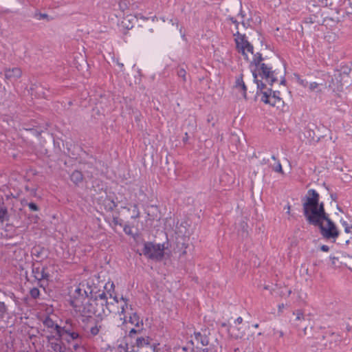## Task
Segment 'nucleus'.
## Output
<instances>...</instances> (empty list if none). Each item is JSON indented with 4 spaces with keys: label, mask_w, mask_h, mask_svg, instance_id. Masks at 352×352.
Returning a JSON list of instances; mask_svg holds the SVG:
<instances>
[{
    "label": "nucleus",
    "mask_w": 352,
    "mask_h": 352,
    "mask_svg": "<svg viewBox=\"0 0 352 352\" xmlns=\"http://www.w3.org/2000/svg\"><path fill=\"white\" fill-rule=\"evenodd\" d=\"M32 274L37 281V285L44 290L48 286L50 280V274L48 272V267L41 265V262L38 264L33 263L32 265Z\"/></svg>",
    "instance_id": "5"
},
{
    "label": "nucleus",
    "mask_w": 352,
    "mask_h": 352,
    "mask_svg": "<svg viewBox=\"0 0 352 352\" xmlns=\"http://www.w3.org/2000/svg\"><path fill=\"white\" fill-rule=\"evenodd\" d=\"M293 314L296 316V321H300L305 319L304 313L301 309H297L293 312Z\"/></svg>",
    "instance_id": "30"
},
{
    "label": "nucleus",
    "mask_w": 352,
    "mask_h": 352,
    "mask_svg": "<svg viewBox=\"0 0 352 352\" xmlns=\"http://www.w3.org/2000/svg\"><path fill=\"white\" fill-rule=\"evenodd\" d=\"M85 289H83V294L85 297H87L89 299L90 296L92 295L91 294L92 285H90L89 282H88V281L85 282Z\"/></svg>",
    "instance_id": "27"
},
{
    "label": "nucleus",
    "mask_w": 352,
    "mask_h": 352,
    "mask_svg": "<svg viewBox=\"0 0 352 352\" xmlns=\"http://www.w3.org/2000/svg\"><path fill=\"white\" fill-rule=\"evenodd\" d=\"M285 209H287V214H290L291 206L289 204L285 207Z\"/></svg>",
    "instance_id": "56"
},
{
    "label": "nucleus",
    "mask_w": 352,
    "mask_h": 352,
    "mask_svg": "<svg viewBox=\"0 0 352 352\" xmlns=\"http://www.w3.org/2000/svg\"><path fill=\"white\" fill-rule=\"evenodd\" d=\"M278 333H279V336H280V337H283V335H284L283 332V331H278Z\"/></svg>",
    "instance_id": "63"
},
{
    "label": "nucleus",
    "mask_w": 352,
    "mask_h": 352,
    "mask_svg": "<svg viewBox=\"0 0 352 352\" xmlns=\"http://www.w3.org/2000/svg\"><path fill=\"white\" fill-rule=\"evenodd\" d=\"M340 223L342 226L344 228V232L346 233L351 232L352 225L348 223L346 221L341 219Z\"/></svg>",
    "instance_id": "34"
},
{
    "label": "nucleus",
    "mask_w": 352,
    "mask_h": 352,
    "mask_svg": "<svg viewBox=\"0 0 352 352\" xmlns=\"http://www.w3.org/2000/svg\"><path fill=\"white\" fill-rule=\"evenodd\" d=\"M45 248L42 247H34L32 250V254L36 258H42L43 252H44Z\"/></svg>",
    "instance_id": "26"
},
{
    "label": "nucleus",
    "mask_w": 352,
    "mask_h": 352,
    "mask_svg": "<svg viewBox=\"0 0 352 352\" xmlns=\"http://www.w3.org/2000/svg\"><path fill=\"white\" fill-rule=\"evenodd\" d=\"M283 308H284V304L282 303V304H280L278 305V310L279 311H281Z\"/></svg>",
    "instance_id": "59"
},
{
    "label": "nucleus",
    "mask_w": 352,
    "mask_h": 352,
    "mask_svg": "<svg viewBox=\"0 0 352 352\" xmlns=\"http://www.w3.org/2000/svg\"><path fill=\"white\" fill-rule=\"evenodd\" d=\"M6 80L10 82H15L22 76V70L20 67L5 68L3 69Z\"/></svg>",
    "instance_id": "12"
},
{
    "label": "nucleus",
    "mask_w": 352,
    "mask_h": 352,
    "mask_svg": "<svg viewBox=\"0 0 352 352\" xmlns=\"http://www.w3.org/2000/svg\"><path fill=\"white\" fill-rule=\"evenodd\" d=\"M34 17L38 20L46 19L47 21H50L52 19V17H50L48 14L41 12L35 13Z\"/></svg>",
    "instance_id": "32"
},
{
    "label": "nucleus",
    "mask_w": 352,
    "mask_h": 352,
    "mask_svg": "<svg viewBox=\"0 0 352 352\" xmlns=\"http://www.w3.org/2000/svg\"><path fill=\"white\" fill-rule=\"evenodd\" d=\"M9 297H10L12 299H13L14 301L16 300V298L15 294L13 292H9L8 294H7Z\"/></svg>",
    "instance_id": "50"
},
{
    "label": "nucleus",
    "mask_w": 352,
    "mask_h": 352,
    "mask_svg": "<svg viewBox=\"0 0 352 352\" xmlns=\"http://www.w3.org/2000/svg\"><path fill=\"white\" fill-rule=\"evenodd\" d=\"M129 322L132 324H134L135 327L140 328V327H143V321L139 317V316L136 313H133L131 316H130Z\"/></svg>",
    "instance_id": "18"
},
{
    "label": "nucleus",
    "mask_w": 352,
    "mask_h": 352,
    "mask_svg": "<svg viewBox=\"0 0 352 352\" xmlns=\"http://www.w3.org/2000/svg\"><path fill=\"white\" fill-rule=\"evenodd\" d=\"M143 254L148 258L156 261H160L164 256V248L163 244H154L152 242H145L142 250Z\"/></svg>",
    "instance_id": "7"
},
{
    "label": "nucleus",
    "mask_w": 352,
    "mask_h": 352,
    "mask_svg": "<svg viewBox=\"0 0 352 352\" xmlns=\"http://www.w3.org/2000/svg\"><path fill=\"white\" fill-rule=\"evenodd\" d=\"M228 331L229 335L234 339L242 338L245 334V330L242 327H238L236 325H230L228 327Z\"/></svg>",
    "instance_id": "13"
},
{
    "label": "nucleus",
    "mask_w": 352,
    "mask_h": 352,
    "mask_svg": "<svg viewBox=\"0 0 352 352\" xmlns=\"http://www.w3.org/2000/svg\"><path fill=\"white\" fill-rule=\"evenodd\" d=\"M117 64L118 65V66L120 67V69H122L124 67V65L123 63H120L119 62H117Z\"/></svg>",
    "instance_id": "61"
},
{
    "label": "nucleus",
    "mask_w": 352,
    "mask_h": 352,
    "mask_svg": "<svg viewBox=\"0 0 352 352\" xmlns=\"http://www.w3.org/2000/svg\"><path fill=\"white\" fill-rule=\"evenodd\" d=\"M262 94L261 100L265 104H269L272 107H276L279 109L284 105V101L280 97V92L278 91H272L271 88L267 91H260Z\"/></svg>",
    "instance_id": "8"
},
{
    "label": "nucleus",
    "mask_w": 352,
    "mask_h": 352,
    "mask_svg": "<svg viewBox=\"0 0 352 352\" xmlns=\"http://www.w3.org/2000/svg\"><path fill=\"white\" fill-rule=\"evenodd\" d=\"M344 73L349 74L350 72L349 71V67L344 68Z\"/></svg>",
    "instance_id": "60"
},
{
    "label": "nucleus",
    "mask_w": 352,
    "mask_h": 352,
    "mask_svg": "<svg viewBox=\"0 0 352 352\" xmlns=\"http://www.w3.org/2000/svg\"><path fill=\"white\" fill-rule=\"evenodd\" d=\"M206 331L202 333L201 332L195 333V340L200 342L203 346H208L209 344V338L206 334Z\"/></svg>",
    "instance_id": "16"
},
{
    "label": "nucleus",
    "mask_w": 352,
    "mask_h": 352,
    "mask_svg": "<svg viewBox=\"0 0 352 352\" xmlns=\"http://www.w3.org/2000/svg\"><path fill=\"white\" fill-rule=\"evenodd\" d=\"M113 223L114 226H122V220L121 219H119L118 217H113L112 219Z\"/></svg>",
    "instance_id": "42"
},
{
    "label": "nucleus",
    "mask_w": 352,
    "mask_h": 352,
    "mask_svg": "<svg viewBox=\"0 0 352 352\" xmlns=\"http://www.w3.org/2000/svg\"><path fill=\"white\" fill-rule=\"evenodd\" d=\"M94 309L96 312V317L107 316L112 311V302H108L107 296L104 292H102L98 298L90 299Z\"/></svg>",
    "instance_id": "4"
},
{
    "label": "nucleus",
    "mask_w": 352,
    "mask_h": 352,
    "mask_svg": "<svg viewBox=\"0 0 352 352\" xmlns=\"http://www.w3.org/2000/svg\"><path fill=\"white\" fill-rule=\"evenodd\" d=\"M31 298L37 299L40 296V291L37 287H33L30 291Z\"/></svg>",
    "instance_id": "31"
},
{
    "label": "nucleus",
    "mask_w": 352,
    "mask_h": 352,
    "mask_svg": "<svg viewBox=\"0 0 352 352\" xmlns=\"http://www.w3.org/2000/svg\"><path fill=\"white\" fill-rule=\"evenodd\" d=\"M274 170L277 173H280L281 174H283V170L282 168L281 164L279 161H278L276 166L274 168Z\"/></svg>",
    "instance_id": "44"
},
{
    "label": "nucleus",
    "mask_w": 352,
    "mask_h": 352,
    "mask_svg": "<svg viewBox=\"0 0 352 352\" xmlns=\"http://www.w3.org/2000/svg\"><path fill=\"white\" fill-rule=\"evenodd\" d=\"M27 204H30V202H28L26 199H23L21 201L22 206H27Z\"/></svg>",
    "instance_id": "57"
},
{
    "label": "nucleus",
    "mask_w": 352,
    "mask_h": 352,
    "mask_svg": "<svg viewBox=\"0 0 352 352\" xmlns=\"http://www.w3.org/2000/svg\"><path fill=\"white\" fill-rule=\"evenodd\" d=\"M103 291H100L98 289V287L94 285H92L91 288V296H90L89 299H93L95 298H98V296H99Z\"/></svg>",
    "instance_id": "29"
},
{
    "label": "nucleus",
    "mask_w": 352,
    "mask_h": 352,
    "mask_svg": "<svg viewBox=\"0 0 352 352\" xmlns=\"http://www.w3.org/2000/svg\"><path fill=\"white\" fill-rule=\"evenodd\" d=\"M118 6L122 12H124L126 10L129 9V1L128 0H120L118 3Z\"/></svg>",
    "instance_id": "28"
},
{
    "label": "nucleus",
    "mask_w": 352,
    "mask_h": 352,
    "mask_svg": "<svg viewBox=\"0 0 352 352\" xmlns=\"http://www.w3.org/2000/svg\"><path fill=\"white\" fill-rule=\"evenodd\" d=\"M177 76L182 78L184 82L186 81V72L184 68H178L177 69Z\"/></svg>",
    "instance_id": "35"
},
{
    "label": "nucleus",
    "mask_w": 352,
    "mask_h": 352,
    "mask_svg": "<svg viewBox=\"0 0 352 352\" xmlns=\"http://www.w3.org/2000/svg\"><path fill=\"white\" fill-rule=\"evenodd\" d=\"M32 219H33L34 223H37L39 219V217L38 215H32Z\"/></svg>",
    "instance_id": "53"
},
{
    "label": "nucleus",
    "mask_w": 352,
    "mask_h": 352,
    "mask_svg": "<svg viewBox=\"0 0 352 352\" xmlns=\"http://www.w3.org/2000/svg\"><path fill=\"white\" fill-rule=\"evenodd\" d=\"M188 140V133H185L184 137L183 138V142L184 143H186V142H187Z\"/></svg>",
    "instance_id": "54"
},
{
    "label": "nucleus",
    "mask_w": 352,
    "mask_h": 352,
    "mask_svg": "<svg viewBox=\"0 0 352 352\" xmlns=\"http://www.w3.org/2000/svg\"><path fill=\"white\" fill-rule=\"evenodd\" d=\"M123 230L126 234L131 235L132 234L131 227L128 224L122 225Z\"/></svg>",
    "instance_id": "43"
},
{
    "label": "nucleus",
    "mask_w": 352,
    "mask_h": 352,
    "mask_svg": "<svg viewBox=\"0 0 352 352\" xmlns=\"http://www.w3.org/2000/svg\"><path fill=\"white\" fill-rule=\"evenodd\" d=\"M121 299L124 301V305H122V307H121V311H120V314H122L124 313L125 311V307H127V303H126V298H124L123 297L121 298Z\"/></svg>",
    "instance_id": "46"
},
{
    "label": "nucleus",
    "mask_w": 352,
    "mask_h": 352,
    "mask_svg": "<svg viewBox=\"0 0 352 352\" xmlns=\"http://www.w3.org/2000/svg\"><path fill=\"white\" fill-rule=\"evenodd\" d=\"M278 74L277 69H273L272 66L268 65L266 63H262L261 67L258 68L256 70L252 71V76L254 77V82L257 85V94L258 91L265 88V84L263 82L262 80L258 78V76L261 79L265 80V81L271 86L278 81Z\"/></svg>",
    "instance_id": "2"
},
{
    "label": "nucleus",
    "mask_w": 352,
    "mask_h": 352,
    "mask_svg": "<svg viewBox=\"0 0 352 352\" xmlns=\"http://www.w3.org/2000/svg\"><path fill=\"white\" fill-rule=\"evenodd\" d=\"M76 343H75L74 344L73 347H74V349L75 350H77L80 347V344L81 343V341L80 342V341H76Z\"/></svg>",
    "instance_id": "51"
},
{
    "label": "nucleus",
    "mask_w": 352,
    "mask_h": 352,
    "mask_svg": "<svg viewBox=\"0 0 352 352\" xmlns=\"http://www.w3.org/2000/svg\"><path fill=\"white\" fill-rule=\"evenodd\" d=\"M131 207L133 214L131 215V218L133 219H139L140 217V212L138 205L137 204H133Z\"/></svg>",
    "instance_id": "25"
},
{
    "label": "nucleus",
    "mask_w": 352,
    "mask_h": 352,
    "mask_svg": "<svg viewBox=\"0 0 352 352\" xmlns=\"http://www.w3.org/2000/svg\"><path fill=\"white\" fill-rule=\"evenodd\" d=\"M102 206L107 212H112L118 206V204L109 196H107L102 201Z\"/></svg>",
    "instance_id": "14"
},
{
    "label": "nucleus",
    "mask_w": 352,
    "mask_h": 352,
    "mask_svg": "<svg viewBox=\"0 0 352 352\" xmlns=\"http://www.w3.org/2000/svg\"><path fill=\"white\" fill-rule=\"evenodd\" d=\"M349 71H352V63H351L350 67H349Z\"/></svg>",
    "instance_id": "64"
},
{
    "label": "nucleus",
    "mask_w": 352,
    "mask_h": 352,
    "mask_svg": "<svg viewBox=\"0 0 352 352\" xmlns=\"http://www.w3.org/2000/svg\"><path fill=\"white\" fill-rule=\"evenodd\" d=\"M238 16H241L242 19H245V14L243 11L241 6V9H240V11H239V12L238 14Z\"/></svg>",
    "instance_id": "47"
},
{
    "label": "nucleus",
    "mask_w": 352,
    "mask_h": 352,
    "mask_svg": "<svg viewBox=\"0 0 352 352\" xmlns=\"http://www.w3.org/2000/svg\"><path fill=\"white\" fill-rule=\"evenodd\" d=\"M264 60L262 54L261 53H256L254 54L253 59L250 62V66L254 65L256 67V69L261 67L262 61Z\"/></svg>",
    "instance_id": "21"
},
{
    "label": "nucleus",
    "mask_w": 352,
    "mask_h": 352,
    "mask_svg": "<svg viewBox=\"0 0 352 352\" xmlns=\"http://www.w3.org/2000/svg\"><path fill=\"white\" fill-rule=\"evenodd\" d=\"M47 339L49 342L50 348L54 352H65V347L63 343L64 338L58 336H47Z\"/></svg>",
    "instance_id": "10"
},
{
    "label": "nucleus",
    "mask_w": 352,
    "mask_h": 352,
    "mask_svg": "<svg viewBox=\"0 0 352 352\" xmlns=\"http://www.w3.org/2000/svg\"><path fill=\"white\" fill-rule=\"evenodd\" d=\"M7 307L5 305L4 302L0 301V314L1 316H3L5 314L7 313Z\"/></svg>",
    "instance_id": "40"
},
{
    "label": "nucleus",
    "mask_w": 352,
    "mask_h": 352,
    "mask_svg": "<svg viewBox=\"0 0 352 352\" xmlns=\"http://www.w3.org/2000/svg\"><path fill=\"white\" fill-rule=\"evenodd\" d=\"M143 331V327H140V328H133L130 330L129 333V336L132 338L134 334H136V333H141Z\"/></svg>",
    "instance_id": "37"
},
{
    "label": "nucleus",
    "mask_w": 352,
    "mask_h": 352,
    "mask_svg": "<svg viewBox=\"0 0 352 352\" xmlns=\"http://www.w3.org/2000/svg\"><path fill=\"white\" fill-rule=\"evenodd\" d=\"M100 326L95 325L91 327L89 329V333L91 336H96L99 333Z\"/></svg>",
    "instance_id": "38"
},
{
    "label": "nucleus",
    "mask_w": 352,
    "mask_h": 352,
    "mask_svg": "<svg viewBox=\"0 0 352 352\" xmlns=\"http://www.w3.org/2000/svg\"><path fill=\"white\" fill-rule=\"evenodd\" d=\"M304 200L303 214L308 223L318 226L324 239L335 242L339 236V230L325 212L324 203H319L318 192L314 189H309Z\"/></svg>",
    "instance_id": "1"
},
{
    "label": "nucleus",
    "mask_w": 352,
    "mask_h": 352,
    "mask_svg": "<svg viewBox=\"0 0 352 352\" xmlns=\"http://www.w3.org/2000/svg\"><path fill=\"white\" fill-rule=\"evenodd\" d=\"M280 83L281 85H285V82H286V80L285 78L284 74L283 75H280Z\"/></svg>",
    "instance_id": "52"
},
{
    "label": "nucleus",
    "mask_w": 352,
    "mask_h": 352,
    "mask_svg": "<svg viewBox=\"0 0 352 352\" xmlns=\"http://www.w3.org/2000/svg\"><path fill=\"white\" fill-rule=\"evenodd\" d=\"M78 311L80 313V315L82 317L87 318L88 320L89 318H92L93 316H96V310L94 309L90 299H89L87 302H83Z\"/></svg>",
    "instance_id": "11"
},
{
    "label": "nucleus",
    "mask_w": 352,
    "mask_h": 352,
    "mask_svg": "<svg viewBox=\"0 0 352 352\" xmlns=\"http://www.w3.org/2000/svg\"><path fill=\"white\" fill-rule=\"evenodd\" d=\"M9 216L8 209L5 206L3 201L0 199V223L8 220Z\"/></svg>",
    "instance_id": "20"
},
{
    "label": "nucleus",
    "mask_w": 352,
    "mask_h": 352,
    "mask_svg": "<svg viewBox=\"0 0 352 352\" xmlns=\"http://www.w3.org/2000/svg\"><path fill=\"white\" fill-rule=\"evenodd\" d=\"M70 179L76 185H78L82 182L83 175L80 171L76 170L71 174Z\"/></svg>",
    "instance_id": "17"
},
{
    "label": "nucleus",
    "mask_w": 352,
    "mask_h": 352,
    "mask_svg": "<svg viewBox=\"0 0 352 352\" xmlns=\"http://www.w3.org/2000/svg\"><path fill=\"white\" fill-rule=\"evenodd\" d=\"M59 337L63 338L67 344L74 341H82V336L80 334L78 322L72 318L61 320Z\"/></svg>",
    "instance_id": "3"
},
{
    "label": "nucleus",
    "mask_w": 352,
    "mask_h": 352,
    "mask_svg": "<svg viewBox=\"0 0 352 352\" xmlns=\"http://www.w3.org/2000/svg\"><path fill=\"white\" fill-rule=\"evenodd\" d=\"M241 23L246 29L248 28H252L253 25H254L253 23L252 13H250V16L246 20L242 19Z\"/></svg>",
    "instance_id": "24"
},
{
    "label": "nucleus",
    "mask_w": 352,
    "mask_h": 352,
    "mask_svg": "<svg viewBox=\"0 0 352 352\" xmlns=\"http://www.w3.org/2000/svg\"><path fill=\"white\" fill-rule=\"evenodd\" d=\"M318 84L316 82H311L309 84V89L311 91L315 90L316 88H318Z\"/></svg>",
    "instance_id": "45"
},
{
    "label": "nucleus",
    "mask_w": 352,
    "mask_h": 352,
    "mask_svg": "<svg viewBox=\"0 0 352 352\" xmlns=\"http://www.w3.org/2000/svg\"><path fill=\"white\" fill-rule=\"evenodd\" d=\"M242 322H243V318H242L241 316H239V317H238V318L234 320V324H235V325H236V326H237V324H241V323H242Z\"/></svg>",
    "instance_id": "48"
},
{
    "label": "nucleus",
    "mask_w": 352,
    "mask_h": 352,
    "mask_svg": "<svg viewBox=\"0 0 352 352\" xmlns=\"http://www.w3.org/2000/svg\"><path fill=\"white\" fill-rule=\"evenodd\" d=\"M27 206H28L30 211L39 210V207L34 202H30V204H27Z\"/></svg>",
    "instance_id": "39"
},
{
    "label": "nucleus",
    "mask_w": 352,
    "mask_h": 352,
    "mask_svg": "<svg viewBox=\"0 0 352 352\" xmlns=\"http://www.w3.org/2000/svg\"><path fill=\"white\" fill-rule=\"evenodd\" d=\"M131 20H134L132 16H127L126 17L124 18L121 21V26L126 30L132 29L133 25L131 23Z\"/></svg>",
    "instance_id": "23"
},
{
    "label": "nucleus",
    "mask_w": 352,
    "mask_h": 352,
    "mask_svg": "<svg viewBox=\"0 0 352 352\" xmlns=\"http://www.w3.org/2000/svg\"><path fill=\"white\" fill-rule=\"evenodd\" d=\"M226 21H229L231 23H232L233 24H236V31L239 30V25L240 23L234 17L228 16L226 18Z\"/></svg>",
    "instance_id": "41"
},
{
    "label": "nucleus",
    "mask_w": 352,
    "mask_h": 352,
    "mask_svg": "<svg viewBox=\"0 0 352 352\" xmlns=\"http://www.w3.org/2000/svg\"><path fill=\"white\" fill-rule=\"evenodd\" d=\"M9 216L8 209L5 206L3 201L0 199V223L8 220Z\"/></svg>",
    "instance_id": "19"
},
{
    "label": "nucleus",
    "mask_w": 352,
    "mask_h": 352,
    "mask_svg": "<svg viewBox=\"0 0 352 352\" xmlns=\"http://www.w3.org/2000/svg\"><path fill=\"white\" fill-rule=\"evenodd\" d=\"M320 250L322 252H328L329 250V247L327 245H322L320 246Z\"/></svg>",
    "instance_id": "49"
},
{
    "label": "nucleus",
    "mask_w": 352,
    "mask_h": 352,
    "mask_svg": "<svg viewBox=\"0 0 352 352\" xmlns=\"http://www.w3.org/2000/svg\"><path fill=\"white\" fill-rule=\"evenodd\" d=\"M152 339L148 337H138L135 340V344L138 347H142L144 346L149 345Z\"/></svg>",
    "instance_id": "22"
},
{
    "label": "nucleus",
    "mask_w": 352,
    "mask_h": 352,
    "mask_svg": "<svg viewBox=\"0 0 352 352\" xmlns=\"http://www.w3.org/2000/svg\"><path fill=\"white\" fill-rule=\"evenodd\" d=\"M234 87L243 91V96L246 98L247 87L243 79V74H241L236 77Z\"/></svg>",
    "instance_id": "15"
},
{
    "label": "nucleus",
    "mask_w": 352,
    "mask_h": 352,
    "mask_svg": "<svg viewBox=\"0 0 352 352\" xmlns=\"http://www.w3.org/2000/svg\"><path fill=\"white\" fill-rule=\"evenodd\" d=\"M331 198L332 200L333 201H336L337 198H338V196L336 193H331Z\"/></svg>",
    "instance_id": "55"
},
{
    "label": "nucleus",
    "mask_w": 352,
    "mask_h": 352,
    "mask_svg": "<svg viewBox=\"0 0 352 352\" xmlns=\"http://www.w3.org/2000/svg\"><path fill=\"white\" fill-rule=\"evenodd\" d=\"M85 282L80 283L75 290V292L78 295L83 296V289H85Z\"/></svg>",
    "instance_id": "33"
},
{
    "label": "nucleus",
    "mask_w": 352,
    "mask_h": 352,
    "mask_svg": "<svg viewBox=\"0 0 352 352\" xmlns=\"http://www.w3.org/2000/svg\"><path fill=\"white\" fill-rule=\"evenodd\" d=\"M233 352H245L243 349H240L239 347H236L234 349Z\"/></svg>",
    "instance_id": "58"
},
{
    "label": "nucleus",
    "mask_w": 352,
    "mask_h": 352,
    "mask_svg": "<svg viewBox=\"0 0 352 352\" xmlns=\"http://www.w3.org/2000/svg\"><path fill=\"white\" fill-rule=\"evenodd\" d=\"M113 300H114V301H115L116 303H118V298H117V296H113Z\"/></svg>",
    "instance_id": "62"
},
{
    "label": "nucleus",
    "mask_w": 352,
    "mask_h": 352,
    "mask_svg": "<svg viewBox=\"0 0 352 352\" xmlns=\"http://www.w3.org/2000/svg\"><path fill=\"white\" fill-rule=\"evenodd\" d=\"M252 17H253V23L254 25L261 24L262 20L261 16H259L258 13L254 12L252 13Z\"/></svg>",
    "instance_id": "36"
},
{
    "label": "nucleus",
    "mask_w": 352,
    "mask_h": 352,
    "mask_svg": "<svg viewBox=\"0 0 352 352\" xmlns=\"http://www.w3.org/2000/svg\"><path fill=\"white\" fill-rule=\"evenodd\" d=\"M44 327L50 333L49 336H58L60 331V323L58 324L50 316H45L42 319Z\"/></svg>",
    "instance_id": "9"
},
{
    "label": "nucleus",
    "mask_w": 352,
    "mask_h": 352,
    "mask_svg": "<svg viewBox=\"0 0 352 352\" xmlns=\"http://www.w3.org/2000/svg\"><path fill=\"white\" fill-rule=\"evenodd\" d=\"M236 50L244 57V59L249 61V57L246 52L254 54V46L248 41L245 34H241L239 30L233 33Z\"/></svg>",
    "instance_id": "6"
}]
</instances>
